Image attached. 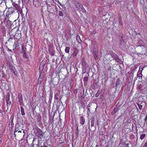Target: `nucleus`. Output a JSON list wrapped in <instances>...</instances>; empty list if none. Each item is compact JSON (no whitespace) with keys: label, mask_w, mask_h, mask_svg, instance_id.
Returning a JSON list of instances; mask_svg holds the SVG:
<instances>
[{"label":"nucleus","mask_w":147,"mask_h":147,"mask_svg":"<svg viewBox=\"0 0 147 147\" xmlns=\"http://www.w3.org/2000/svg\"><path fill=\"white\" fill-rule=\"evenodd\" d=\"M20 133L19 136H23L24 137L25 134V131L21 129V127L20 126H16L15 127L14 131V135L16 137L17 135H18V133Z\"/></svg>","instance_id":"obj_1"},{"label":"nucleus","mask_w":147,"mask_h":147,"mask_svg":"<svg viewBox=\"0 0 147 147\" xmlns=\"http://www.w3.org/2000/svg\"><path fill=\"white\" fill-rule=\"evenodd\" d=\"M16 9L14 7H11L6 9L4 11V13L6 12L5 18H8L9 16L13 13L16 12Z\"/></svg>","instance_id":"obj_2"},{"label":"nucleus","mask_w":147,"mask_h":147,"mask_svg":"<svg viewBox=\"0 0 147 147\" xmlns=\"http://www.w3.org/2000/svg\"><path fill=\"white\" fill-rule=\"evenodd\" d=\"M46 63L45 61L43 60L40 63V65L39 72L40 73V78L44 77V65Z\"/></svg>","instance_id":"obj_3"},{"label":"nucleus","mask_w":147,"mask_h":147,"mask_svg":"<svg viewBox=\"0 0 147 147\" xmlns=\"http://www.w3.org/2000/svg\"><path fill=\"white\" fill-rule=\"evenodd\" d=\"M76 7L80 10V13L82 12L83 13H85L86 11L83 5L80 3H77L76 4Z\"/></svg>","instance_id":"obj_4"},{"label":"nucleus","mask_w":147,"mask_h":147,"mask_svg":"<svg viewBox=\"0 0 147 147\" xmlns=\"http://www.w3.org/2000/svg\"><path fill=\"white\" fill-rule=\"evenodd\" d=\"M48 51L49 53L52 56L55 54V51L54 50V47L53 44L51 43L49 45Z\"/></svg>","instance_id":"obj_5"},{"label":"nucleus","mask_w":147,"mask_h":147,"mask_svg":"<svg viewBox=\"0 0 147 147\" xmlns=\"http://www.w3.org/2000/svg\"><path fill=\"white\" fill-rule=\"evenodd\" d=\"M17 98L18 99V101L20 106H23L24 104L23 102V98L22 94L20 93H18Z\"/></svg>","instance_id":"obj_6"},{"label":"nucleus","mask_w":147,"mask_h":147,"mask_svg":"<svg viewBox=\"0 0 147 147\" xmlns=\"http://www.w3.org/2000/svg\"><path fill=\"white\" fill-rule=\"evenodd\" d=\"M6 101L7 106H8V105L9 106H10L11 104V102L10 100V95L9 93H8L6 95Z\"/></svg>","instance_id":"obj_7"},{"label":"nucleus","mask_w":147,"mask_h":147,"mask_svg":"<svg viewBox=\"0 0 147 147\" xmlns=\"http://www.w3.org/2000/svg\"><path fill=\"white\" fill-rule=\"evenodd\" d=\"M41 0H34V5L36 7H39L40 4Z\"/></svg>","instance_id":"obj_8"},{"label":"nucleus","mask_w":147,"mask_h":147,"mask_svg":"<svg viewBox=\"0 0 147 147\" xmlns=\"http://www.w3.org/2000/svg\"><path fill=\"white\" fill-rule=\"evenodd\" d=\"M36 135L38 137L41 138L43 136L42 131L40 129H39L37 130Z\"/></svg>","instance_id":"obj_9"},{"label":"nucleus","mask_w":147,"mask_h":147,"mask_svg":"<svg viewBox=\"0 0 147 147\" xmlns=\"http://www.w3.org/2000/svg\"><path fill=\"white\" fill-rule=\"evenodd\" d=\"M37 121L38 123L40 124L41 123V116L40 115H38L36 116Z\"/></svg>","instance_id":"obj_10"},{"label":"nucleus","mask_w":147,"mask_h":147,"mask_svg":"<svg viewBox=\"0 0 147 147\" xmlns=\"http://www.w3.org/2000/svg\"><path fill=\"white\" fill-rule=\"evenodd\" d=\"M85 120L84 117L82 116H81L80 118V123L81 125H83L85 123Z\"/></svg>","instance_id":"obj_11"},{"label":"nucleus","mask_w":147,"mask_h":147,"mask_svg":"<svg viewBox=\"0 0 147 147\" xmlns=\"http://www.w3.org/2000/svg\"><path fill=\"white\" fill-rule=\"evenodd\" d=\"M78 53V50L77 48H74V52L73 53V57L76 56Z\"/></svg>","instance_id":"obj_12"},{"label":"nucleus","mask_w":147,"mask_h":147,"mask_svg":"<svg viewBox=\"0 0 147 147\" xmlns=\"http://www.w3.org/2000/svg\"><path fill=\"white\" fill-rule=\"evenodd\" d=\"M14 123L13 122L9 121L8 127L9 130H11L13 127Z\"/></svg>","instance_id":"obj_13"},{"label":"nucleus","mask_w":147,"mask_h":147,"mask_svg":"<svg viewBox=\"0 0 147 147\" xmlns=\"http://www.w3.org/2000/svg\"><path fill=\"white\" fill-rule=\"evenodd\" d=\"M13 7H14L16 9V12H18V11H20V8L17 4H14Z\"/></svg>","instance_id":"obj_14"},{"label":"nucleus","mask_w":147,"mask_h":147,"mask_svg":"<svg viewBox=\"0 0 147 147\" xmlns=\"http://www.w3.org/2000/svg\"><path fill=\"white\" fill-rule=\"evenodd\" d=\"M95 123V118L92 117L91 118V127L94 126Z\"/></svg>","instance_id":"obj_15"},{"label":"nucleus","mask_w":147,"mask_h":147,"mask_svg":"<svg viewBox=\"0 0 147 147\" xmlns=\"http://www.w3.org/2000/svg\"><path fill=\"white\" fill-rule=\"evenodd\" d=\"M20 109H21V114L22 115V116L24 115H25V113L24 110V108L22 106H21L20 107Z\"/></svg>","instance_id":"obj_16"},{"label":"nucleus","mask_w":147,"mask_h":147,"mask_svg":"<svg viewBox=\"0 0 147 147\" xmlns=\"http://www.w3.org/2000/svg\"><path fill=\"white\" fill-rule=\"evenodd\" d=\"M9 69L11 70L12 72H13L15 71H16L15 68L12 66L10 65L9 67Z\"/></svg>","instance_id":"obj_17"},{"label":"nucleus","mask_w":147,"mask_h":147,"mask_svg":"<svg viewBox=\"0 0 147 147\" xmlns=\"http://www.w3.org/2000/svg\"><path fill=\"white\" fill-rule=\"evenodd\" d=\"M53 92L52 91H51L50 92V95L49 96V101H50V102H51V100L52 99V98L53 97Z\"/></svg>","instance_id":"obj_18"},{"label":"nucleus","mask_w":147,"mask_h":147,"mask_svg":"<svg viewBox=\"0 0 147 147\" xmlns=\"http://www.w3.org/2000/svg\"><path fill=\"white\" fill-rule=\"evenodd\" d=\"M88 80V77H84L83 78V81L84 84H86Z\"/></svg>","instance_id":"obj_19"},{"label":"nucleus","mask_w":147,"mask_h":147,"mask_svg":"<svg viewBox=\"0 0 147 147\" xmlns=\"http://www.w3.org/2000/svg\"><path fill=\"white\" fill-rule=\"evenodd\" d=\"M127 124L129 125V127H128L127 128L129 129V130L132 129H133V124H131V123H129Z\"/></svg>","instance_id":"obj_20"},{"label":"nucleus","mask_w":147,"mask_h":147,"mask_svg":"<svg viewBox=\"0 0 147 147\" xmlns=\"http://www.w3.org/2000/svg\"><path fill=\"white\" fill-rule=\"evenodd\" d=\"M120 83V81L119 79H117L116 80V82L115 84L116 87L119 85Z\"/></svg>","instance_id":"obj_21"},{"label":"nucleus","mask_w":147,"mask_h":147,"mask_svg":"<svg viewBox=\"0 0 147 147\" xmlns=\"http://www.w3.org/2000/svg\"><path fill=\"white\" fill-rule=\"evenodd\" d=\"M93 56L94 59L95 60H97L98 59V57H97V53L95 52L94 53H93Z\"/></svg>","instance_id":"obj_22"},{"label":"nucleus","mask_w":147,"mask_h":147,"mask_svg":"<svg viewBox=\"0 0 147 147\" xmlns=\"http://www.w3.org/2000/svg\"><path fill=\"white\" fill-rule=\"evenodd\" d=\"M116 125L117 126V127H116V128H117V129H118L121 126V123L120 122H117L116 124Z\"/></svg>","instance_id":"obj_23"},{"label":"nucleus","mask_w":147,"mask_h":147,"mask_svg":"<svg viewBox=\"0 0 147 147\" xmlns=\"http://www.w3.org/2000/svg\"><path fill=\"white\" fill-rule=\"evenodd\" d=\"M69 50L70 48L69 47H66L65 49V51L67 53H69Z\"/></svg>","instance_id":"obj_24"},{"label":"nucleus","mask_w":147,"mask_h":147,"mask_svg":"<svg viewBox=\"0 0 147 147\" xmlns=\"http://www.w3.org/2000/svg\"><path fill=\"white\" fill-rule=\"evenodd\" d=\"M23 56L25 58L27 59L28 58V55H27L26 52H24Z\"/></svg>","instance_id":"obj_25"},{"label":"nucleus","mask_w":147,"mask_h":147,"mask_svg":"<svg viewBox=\"0 0 147 147\" xmlns=\"http://www.w3.org/2000/svg\"><path fill=\"white\" fill-rule=\"evenodd\" d=\"M43 78V77H41V78H40V76H39V78H38V83L39 84H40L41 82H42V80H42V78Z\"/></svg>","instance_id":"obj_26"},{"label":"nucleus","mask_w":147,"mask_h":147,"mask_svg":"<svg viewBox=\"0 0 147 147\" xmlns=\"http://www.w3.org/2000/svg\"><path fill=\"white\" fill-rule=\"evenodd\" d=\"M14 115H11L9 119V121L10 122H13V119Z\"/></svg>","instance_id":"obj_27"},{"label":"nucleus","mask_w":147,"mask_h":147,"mask_svg":"<svg viewBox=\"0 0 147 147\" xmlns=\"http://www.w3.org/2000/svg\"><path fill=\"white\" fill-rule=\"evenodd\" d=\"M111 56L113 58H117V55L114 53H112L111 54Z\"/></svg>","instance_id":"obj_28"},{"label":"nucleus","mask_w":147,"mask_h":147,"mask_svg":"<svg viewBox=\"0 0 147 147\" xmlns=\"http://www.w3.org/2000/svg\"><path fill=\"white\" fill-rule=\"evenodd\" d=\"M58 93H56L54 96V98L55 99L58 100Z\"/></svg>","instance_id":"obj_29"},{"label":"nucleus","mask_w":147,"mask_h":147,"mask_svg":"<svg viewBox=\"0 0 147 147\" xmlns=\"http://www.w3.org/2000/svg\"><path fill=\"white\" fill-rule=\"evenodd\" d=\"M145 134H142L141 135L140 138L141 140H143L144 138L145 137Z\"/></svg>","instance_id":"obj_30"},{"label":"nucleus","mask_w":147,"mask_h":147,"mask_svg":"<svg viewBox=\"0 0 147 147\" xmlns=\"http://www.w3.org/2000/svg\"><path fill=\"white\" fill-rule=\"evenodd\" d=\"M141 74H142V71L141 72H140V71H139L138 73H137V76H138V77L136 78V79H137V78L138 77H139V78H140V75H142Z\"/></svg>","instance_id":"obj_31"},{"label":"nucleus","mask_w":147,"mask_h":147,"mask_svg":"<svg viewBox=\"0 0 147 147\" xmlns=\"http://www.w3.org/2000/svg\"><path fill=\"white\" fill-rule=\"evenodd\" d=\"M59 14L60 16H63V14L62 11H59Z\"/></svg>","instance_id":"obj_32"},{"label":"nucleus","mask_w":147,"mask_h":147,"mask_svg":"<svg viewBox=\"0 0 147 147\" xmlns=\"http://www.w3.org/2000/svg\"><path fill=\"white\" fill-rule=\"evenodd\" d=\"M22 50L23 51V52H26V49L25 48V47L24 45H22Z\"/></svg>","instance_id":"obj_33"},{"label":"nucleus","mask_w":147,"mask_h":147,"mask_svg":"<svg viewBox=\"0 0 147 147\" xmlns=\"http://www.w3.org/2000/svg\"><path fill=\"white\" fill-rule=\"evenodd\" d=\"M138 88L140 90H142V85L141 84H140L138 87Z\"/></svg>","instance_id":"obj_34"},{"label":"nucleus","mask_w":147,"mask_h":147,"mask_svg":"<svg viewBox=\"0 0 147 147\" xmlns=\"http://www.w3.org/2000/svg\"><path fill=\"white\" fill-rule=\"evenodd\" d=\"M137 104L138 106L139 109L141 110L142 108V105H141V104L140 105L139 103H137Z\"/></svg>","instance_id":"obj_35"},{"label":"nucleus","mask_w":147,"mask_h":147,"mask_svg":"<svg viewBox=\"0 0 147 147\" xmlns=\"http://www.w3.org/2000/svg\"><path fill=\"white\" fill-rule=\"evenodd\" d=\"M119 24L120 25H123V23H122V19H121V18H120L119 19Z\"/></svg>","instance_id":"obj_36"},{"label":"nucleus","mask_w":147,"mask_h":147,"mask_svg":"<svg viewBox=\"0 0 147 147\" xmlns=\"http://www.w3.org/2000/svg\"><path fill=\"white\" fill-rule=\"evenodd\" d=\"M13 73L16 76H18V74L17 71H16H16H15Z\"/></svg>","instance_id":"obj_37"},{"label":"nucleus","mask_w":147,"mask_h":147,"mask_svg":"<svg viewBox=\"0 0 147 147\" xmlns=\"http://www.w3.org/2000/svg\"><path fill=\"white\" fill-rule=\"evenodd\" d=\"M82 65H84L86 64V63L84 61V58L82 59Z\"/></svg>","instance_id":"obj_38"},{"label":"nucleus","mask_w":147,"mask_h":147,"mask_svg":"<svg viewBox=\"0 0 147 147\" xmlns=\"http://www.w3.org/2000/svg\"><path fill=\"white\" fill-rule=\"evenodd\" d=\"M127 147H132V144H131L127 143Z\"/></svg>","instance_id":"obj_39"},{"label":"nucleus","mask_w":147,"mask_h":147,"mask_svg":"<svg viewBox=\"0 0 147 147\" xmlns=\"http://www.w3.org/2000/svg\"><path fill=\"white\" fill-rule=\"evenodd\" d=\"M143 10L144 11H146V12H147V7H144H144H143Z\"/></svg>","instance_id":"obj_40"},{"label":"nucleus","mask_w":147,"mask_h":147,"mask_svg":"<svg viewBox=\"0 0 147 147\" xmlns=\"http://www.w3.org/2000/svg\"><path fill=\"white\" fill-rule=\"evenodd\" d=\"M144 121L147 123V115L145 117V118L144 119Z\"/></svg>","instance_id":"obj_41"},{"label":"nucleus","mask_w":147,"mask_h":147,"mask_svg":"<svg viewBox=\"0 0 147 147\" xmlns=\"http://www.w3.org/2000/svg\"><path fill=\"white\" fill-rule=\"evenodd\" d=\"M77 132L76 133V136H78V135L79 134V130H78V126L77 127Z\"/></svg>","instance_id":"obj_42"},{"label":"nucleus","mask_w":147,"mask_h":147,"mask_svg":"<svg viewBox=\"0 0 147 147\" xmlns=\"http://www.w3.org/2000/svg\"><path fill=\"white\" fill-rule=\"evenodd\" d=\"M143 147H147V142H146Z\"/></svg>","instance_id":"obj_43"},{"label":"nucleus","mask_w":147,"mask_h":147,"mask_svg":"<svg viewBox=\"0 0 147 147\" xmlns=\"http://www.w3.org/2000/svg\"><path fill=\"white\" fill-rule=\"evenodd\" d=\"M18 38H21V33L20 34H18ZM16 38H17V37H16Z\"/></svg>","instance_id":"obj_44"},{"label":"nucleus","mask_w":147,"mask_h":147,"mask_svg":"<svg viewBox=\"0 0 147 147\" xmlns=\"http://www.w3.org/2000/svg\"><path fill=\"white\" fill-rule=\"evenodd\" d=\"M99 95V93H97L95 94V97H98Z\"/></svg>","instance_id":"obj_45"},{"label":"nucleus","mask_w":147,"mask_h":147,"mask_svg":"<svg viewBox=\"0 0 147 147\" xmlns=\"http://www.w3.org/2000/svg\"><path fill=\"white\" fill-rule=\"evenodd\" d=\"M111 3H113L115 1V0H110Z\"/></svg>","instance_id":"obj_46"},{"label":"nucleus","mask_w":147,"mask_h":147,"mask_svg":"<svg viewBox=\"0 0 147 147\" xmlns=\"http://www.w3.org/2000/svg\"><path fill=\"white\" fill-rule=\"evenodd\" d=\"M2 142V140L0 139V147H1V144Z\"/></svg>","instance_id":"obj_47"},{"label":"nucleus","mask_w":147,"mask_h":147,"mask_svg":"<svg viewBox=\"0 0 147 147\" xmlns=\"http://www.w3.org/2000/svg\"><path fill=\"white\" fill-rule=\"evenodd\" d=\"M101 0L102 1V3H104L105 2V0Z\"/></svg>","instance_id":"obj_48"},{"label":"nucleus","mask_w":147,"mask_h":147,"mask_svg":"<svg viewBox=\"0 0 147 147\" xmlns=\"http://www.w3.org/2000/svg\"><path fill=\"white\" fill-rule=\"evenodd\" d=\"M96 124L97 125H99V123H98V120L96 121Z\"/></svg>","instance_id":"obj_49"},{"label":"nucleus","mask_w":147,"mask_h":147,"mask_svg":"<svg viewBox=\"0 0 147 147\" xmlns=\"http://www.w3.org/2000/svg\"><path fill=\"white\" fill-rule=\"evenodd\" d=\"M87 110L88 111H89V112L90 113H91V112H90V109L89 108H88L87 109Z\"/></svg>","instance_id":"obj_50"},{"label":"nucleus","mask_w":147,"mask_h":147,"mask_svg":"<svg viewBox=\"0 0 147 147\" xmlns=\"http://www.w3.org/2000/svg\"><path fill=\"white\" fill-rule=\"evenodd\" d=\"M2 136V135L0 133V138H1Z\"/></svg>","instance_id":"obj_51"},{"label":"nucleus","mask_w":147,"mask_h":147,"mask_svg":"<svg viewBox=\"0 0 147 147\" xmlns=\"http://www.w3.org/2000/svg\"><path fill=\"white\" fill-rule=\"evenodd\" d=\"M2 0H0V4L2 3Z\"/></svg>","instance_id":"obj_52"},{"label":"nucleus","mask_w":147,"mask_h":147,"mask_svg":"<svg viewBox=\"0 0 147 147\" xmlns=\"http://www.w3.org/2000/svg\"><path fill=\"white\" fill-rule=\"evenodd\" d=\"M6 147H10V146L9 145H7Z\"/></svg>","instance_id":"obj_53"},{"label":"nucleus","mask_w":147,"mask_h":147,"mask_svg":"<svg viewBox=\"0 0 147 147\" xmlns=\"http://www.w3.org/2000/svg\"><path fill=\"white\" fill-rule=\"evenodd\" d=\"M43 146H44V147H47V146H46V145H43Z\"/></svg>","instance_id":"obj_54"},{"label":"nucleus","mask_w":147,"mask_h":147,"mask_svg":"<svg viewBox=\"0 0 147 147\" xmlns=\"http://www.w3.org/2000/svg\"><path fill=\"white\" fill-rule=\"evenodd\" d=\"M96 33V32L95 31L93 32V34H95Z\"/></svg>","instance_id":"obj_55"},{"label":"nucleus","mask_w":147,"mask_h":147,"mask_svg":"<svg viewBox=\"0 0 147 147\" xmlns=\"http://www.w3.org/2000/svg\"><path fill=\"white\" fill-rule=\"evenodd\" d=\"M16 42H14V45H16Z\"/></svg>","instance_id":"obj_56"},{"label":"nucleus","mask_w":147,"mask_h":147,"mask_svg":"<svg viewBox=\"0 0 147 147\" xmlns=\"http://www.w3.org/2000/svg\"><path fill=\"white\" fill-rule=\"evenodd\" d=\"M109 68H110V69H109H109H108L109 70H110V69H111V67H110Z\"/></svg>","instance_id":"obj_57"},{"label":"nucleus","mask_w":147,"mask_h":147,"mask_svg":"<svg viewBox=\"0 0 147 147\" xmlns=\"http://www.w3.org/2000/svg\"><path fill=\"white\" fill-rule=\"evenodd\" d=\"M94 109H95V111H96V108H94Z\"/></svg>","instance_id":"obj_58"},{"label":"nucleus","mask_w":147,"mask_h":147,"mask_svg":"<svg viewBox=\"0 0 147 147\" xmlns=\"http://www.w3.org/2000/svg\"><path fill=\"white\" fill-rule=\"evenodd\" d=\"M17 36L16 35V34H15V36Z\"/></svg>","instance_id":"obj_59"},{"label":"nucleus","mask_w":147,"mask_h":147,"mask_svg":"<svg viewBox=\"0 0 147 147\" xmlns=\"http://www.w3.org/2000/svg\"><path fill=\"white\" fill-rule=\"evenodd\" d=\"M80 40L81 41V40L80 39Z\"/></svg>","instance_id":"obj_60"}]
</instances>
